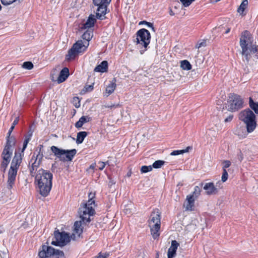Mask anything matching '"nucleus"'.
Wrapping results in <instances>:
<instances>
[{"label": "nucleus", "instance_id": "1", "mask_svg": "<svg viewBox=\"0 0 258 258\" xmlns=\"http://www.w3.org/2000/svg\"><path fill=\"white\" fill-rule=\"evenodd\" d=\"M242 55L248 61L250 59H258V46L253 44V38L249 32L245 31L242 33L240 39Z\"/></svg>", "mask_w": 258, "mask_h": 258}, {"label": "nucleus", "instance_id": "2", "mask_svg": "<svg viewBox=\"0 0 258 258\" xmlns=\"http://www.w3.org/2000/svg\"><path fill=\"white\" fill-rule=\"evenodd\" d=\"M30 139V136L27 137L23 143V147L22 153L16 152L15 156L12 159L10 169H9L7 177V188L11 189L16 180L18 170L22 162V153L26 148L27 144Z\"/></svg>", "mask_w": 258, "mask_h": 258}, {"label": "nucleus", "instance_id": "3", "mask_svg": "<svg viewBox=\"0 0 258 258\" xmlns=\"http://www.w3.org/2000/svg\"><path fill=\"white\" fill-rule=\"evenodd\" d=\"M52 174L40 168L35 175V183L39 189V193L43 197L49 194L52 187Z\"/></svg>", "mask_w": 258, "mask_h": 258}, {"label": "nucleus", "instance_id": "4", "mask_svg": "<svg viewBox=\"0 0 258 258\" xmlns=\"http://www.w3.org/2000/svg\"><path fill=\"white\" fill-rule=\"evenodd\" d=\"M95 201L89 200L87 203L80 208L79 212L80 218L84 224L89 223L91 221L90 216H93L95 213Z\"/></svg>", "mask_w": 258, "mask_h": 258}, {"label": "nucleus", "instance_id": "5", "mask_svg": "<svg viewBox=\"0 0 258 258\" xmlns=\"http://www.w3.org/2000/svg\"><path fill=\"white\" fill-rule=\"evenodd\" d=\"M38 256V258H66L62 251L49 245L47 242L41 246Z\"/></svg>", "mask_w": 258, "mask_h": 258}, {"label": "nucleus", "instance_id": "6", "mask_svg": "<svg viewBox=\"0 0 258 258\" xmlns=\"http://www.w3.org/2000/svg\"><path fill=\"white\" fill-rule=\"evenodd\" d=\"M243 106L244 101L240 96L234 93H230L228 95L225 106L228 111L236 112L242 108Z\"/></svg>", "mask_w": 258, "mask_h": 258}, {"label": "nucleus", "instance_id": "7", "mask_svg": "<svg viewBox=\"0 0 258 258\" xmlns=\"http://www.w3.org/2000/svg\"><path fill=\"white\" fill-rule=\"evenodd\" d=\"M14 144V139H12V140L7 139V144L1 155L2 161L1 162V169L3 172L5 171L10 162L13 153L12 146Z\"/></svg>", "mask_w": 258, "mask_h": 258}, {"label": "nucleus", "instance_id": "8", "mask_svg": "<svg viewBox=\"0 0 258 258\" xmlns=\"http://www.w3.org/2000/svg\"><path fill=\"white\" fill-rule=\"evenodd\" d=\"M89 45V43L86 41L82 40L77 41L69 50L66 56V60L71 61L74 59L78 54L85 51Z\"/></svg>", "mask_w": 258, "mask_h": 258}, {"label": "nucleus", "instance_id": "9", "mask_svg": "<svg viewBox=\"0 0 258 258\" xmlns=\"http://www.w3.org/2000/svg\"><path fill=\"white\" fill-rule=\"evenodd\" d=\"M51 151L55 156L62 161H71L77 153L76 149L63 150L54 146L51 147Z\"/></svg>", "mask_w": 258, "mask_h": 258}, {"label": "nucleus", "instance_id": "10", "mask_svg": "<svg viewBox=\"0 0 258 258\" xmlns=\"http://www.w3.org/2000/svg\"><path fill=\"white\" fill-rule=\"evenodd\" d=\"M239 119L245 124V127L253 133L257 125L255 114H239Z\"/></svg>", "mask_w": 258, "mask_h": 258}, {"label": "nucleus", "instance_id": "11", "mask_svg": "<svg viewBox=\"0 0 258 258\" xmlns=\"http://www.w3.org/2000/svg\"><path fill=\"white\" fill-rule=\"evenodd\" d=\"M69 235L64 232H60L58 231H55L54 232V240L51 243L53 245L59 246H63L67 245L71 240Z\"/></svg>", "mask_w": 258, "mask_h": 258}, {"label": "nucleus", "instance_id": "12", "mask_svg": "<svg viewBox=\"0 0 258 258\" xmlns=\"http://www.w3.org/2000/svg\"><path fill=\"white\" fill-rule=\"evenodd\" d=\"M151 35L149 31L145 29H141L137 33V37L135 42L137 44L143 45L147 48L150 42Z\"/></svg>", "mask_w": 258, "mask_h": 258}, {"label": "nucleus", "instance_id": "13", "mask_svg": "<svg viewBox=\"0 0 258 258\" xmlns=\"http://www.w3.org/2000/svg\"><path fill=\"white\" fill-rule=\"evenodd\" d=\"M94 4L98 7L96 12L97 19L103 20L106 14L108 5L111 0H93Z\"/></svg>", "mask_w": 258, "mask_h": 258}, {"label": "nucleus", "instance_id": "14", "mask_svg": "<svg viewBox=\"0 0 258 258\" xmlns=\"http://www.w3.org/2000/svg\"><path fill=\"white\" fill-rule=\"evenodd\" d=\"M86 224H84L81 219L75 222L73 231L71 235V238L73 240H76L81 237L84 226Z\"/></svg>", "mask_w": 258, "mask_h": 258}, {"label": "nucleus", "instance_id": "15", "mask_svg": "<svg viewBox=\"0 0 258 258\" xmlns=\"http://www.w3.org/2000/svg\"><path fill=\"white\" fill-rule=\"evenodd\" d=\"M161 225V215L159 210L156 209L152 212L149 221V226Z\"/></svg>", "mask_w": 258, "mask_h": 258}, {"label": "nucleus", "instance_id": "16", "mask_svg": "<svg viewBox=\"0 0 258 258\" xmlns=\"http://www.w3.org/2000/svg\"><path fill=\"white\" fill-rule=\"evenodd\" d=\"M235 135L237 136L240 139L246 138L248 134L252 133L250 131L248 130L246 127L243 126H238L233 132Z\"/></svg>", "mask_w": 258, "mask_h": 258}, {"label": "nucleus", "instance_id": "17", "mask_svg": "<svg viewBox=\"0 0 258 258\" xmlns=\"http://www.w3.org/2000/svg\"><path fill=\"white\" fill-rule=\"evenodd\" d=\"M203 189L205 190L206 194L207 195H216L218 192V189L213 182L206 183L203 186Z\"/></svg>", "mask_w": 258, "mask_h": 258}, {"label": "nucleus", "instance_id": "18", "mask_svg": "<svg viewBox=\"0 0 258 258\" xmlns=\"http://www.w3.org/2000/svg\"><path fill=\"white\" fill-rule=\"evenodd\" d=\"M131 116L130 114L123 115L122 114H112L109 116V119L112 123H117L120 120H127L131 118Z\"/></svg>", "mask_w": 258, "mask_h": 258}, {"label": "nucleus", "instance_id": "19", "mask_svg": "<svg viewBox=\"0 0 258 258\" xmlns=\"http://www.w3.org/2000/svg\"><path fill=\"white\" fill-rule=\"evenodd\" d=\"M249 101L248 104L250 109H245L243 113H253L252 111L254 112V113H258V102H255L253 98V96L249 97Z\"/></svg>", "mask_w": 258, "mask_h": 258}, {"label": "nucleus", "instance_id": "20", "mask_svg": "<svg viewBox=\"0 0 258 258\" xmlns=\"http://www.w3.org/2000/svg\"><path fill=\"white\" fill-rule=\"evenodd\" d=\"M195 200L196 199L189 195L186 196L185 201L183 204V207L186 211H192L194 210Z\"/></svg>", "mask_w": 258, "mask_h": 258}, {"label": "nucleus", "instance_id": "21", "mask_svg": "<svg viewBox=\"0 0 258 258\" xmlns=\"http://www.w3.org/2000/svg\"><path fill=\"white\" fill-rule=\"evenodd\" d=\"M179 244L176 240H172L171 245L168 250V258H173L176 255V250Z\"/></svg>", "mask_w": 258, "mask_h": 258}, {"label": "nucleus", "instance_id": "22", "mask_svg": "<svg viewBox=\"0 0 258 258\" xmlns=\"http://www.w3.org/2000/svg\"><path fill=\"white\" fill-rule=\"evenodd\" d=\"M69 76V70L67 68H64L60 72L59 76L57 78V82L58 83H61L64 82Z\"/></svg>", "mask_w": 258, "mask_h": 258}, {"label": "nucleus", "instance_id": "23", "mask_svg": "<svg viewBox=\"0 0 258 258\" xmlns=\"http://www.w3.org/2000/svg\"><path fill=\"white\" fill-rule=\"evenodd\" d=\"M96 18H97L96 16L90 15L87 21L84 23L82 28L87 29L92 27L96 22Z\"/></svg>", "mask_w": 258, "mask_h": 258}, {"label": "nucleus", "instance_id": "24", "mask_svg": "<svg viewBox=\"0 0 258 258\" xmlns=\"http://www.w3.org/2000/svg\"><path fill=\"white\" fill-rule=\"evenodd\" d=\"M149 227L153 238L155 239H157L160 235L159 230L160 229V225L151 226Z\"/></svg>", "mask_w": 258, "mask_h": 258}, {"label": "nucleus", "instance_id": "25", "mask_svg": "<svg viewBox=\"0 0 258 258\" xmlns=\"http://www.w3.org/2000/svg\"><path fill=\"white\" fill-rule=\"evenodd\" d=\"M90 120L91 118L89 116H83L79 119V121L76 123L75 126L77 128H80L84 123L88 122Z\"/></svg>", "mask_w": 258, "mask_h": 258}, {"label": "nucleus", "instance_id": "26", "mask_svg": "<svg viewBox=\"0 0 258 258\" xmlns=\"http://www.w3.org/2000/svg\"><path fill=\"white\" fill-rule=\"evenodd\" d=\"M108 67L107 61H103L100 64L98 65L94 69V71L96 72H106Z\"/></svg>", "mask_w": 258, "mask_h": 258}, {"label": "nucleus", "instance_id": "27", "mask_svg": "<svg viewBox=\"0 0 258 258\" xmlns=\"http://www.w3.org/2000/svg\"><path fill=\"white\" fill-rule=\"evenodd\" d=\"M93 36V31L91 30H86L82 35V38L83 41H86L89 43Z\"/></svg>", "mask_w": 258, "mask_h": 258}, {"label": "nucleus", "instance_id": "28", "mask_svg": "<svg viewBox=\"0 0 258 258\" xmlns=\"http://www.w3.org/2000/svg\"><path fill=\"white\" fill-rule=\"evenodd\" d=\"M87 135V133L86 132H80L77 134L76 142L77 144L82 143L84 138Z\"/></svg>", "mask_w": 258, "mask_h": 258}, {"label": "nucleus", "instance_id": "29", "mask_svg": "<svg viewBox=\"0 0 258 258\" xmlns=\"http://www.w3.org/2000/svg\"><path fill=\"white\" fill-rule=\"evenodd\" d=\"M39 166V162H36V160H35V162L32 164L31 168H30V173L32 176H35L36 173H37V169L38 168Z\"/></svg>", "mask_w": 258, "mask_h": 258}, {"label": "nucleus", "instance_id": "30", "mask_svg": "<svg viewBox=\"0 0 258 258\" xmlns=\"http://www.w3.org/2000/svg\"><path fill=\"white\" fill-rule=\"evenodd\" d=\"M116 87L115 83H111L108 86H107L105 90V93L107 94V96L112 94Z\"/></svg>", "mask_w": 258, "mask_h": 258}, {"label": "nucleus", "instance_id": "31", "mask_svg": "<svg viewBox=\"0 0 258 258\" xmlns=\"http://www.w3.org/2000/svg\"><path fill=\"white\" fill-rule=\"evenodd\" d=\"M248 1L243 0L239 8H238L237 12L240 14H242L248 6Z\"/></svg>", "mask_w": 258, "mask_h": 258}, {"label": "nucleus", "instance_id": "32", "mask_svg": "<svg viewBox=\"0 0 258 258\" xmlns=\"http://www.w3.org/2000/svg\"><path fill=\"white\" fill-rule=\"evenodd\" d=\"M18 121H19V117H17L15 118V119L13 121V124L8 133L7 139H10V140H12V139H14L13 137H11L10 136H11V134L12 132H13V130L14 129L15 125L18 123Z\"/></svg>", "mask_w": 258, "mask_h": 258}, {"label": "nucleus", "instance_id": "33", "mask_svg": "<svg viewBox=\"0 0 258 258\" xmlns=\"http://www.w3.org/2000/svg\"><path fill=\"white\" fill-rule=\"evenodd\" d=\"M201 191L202 189L200 186H196L195 187L194 191L191 195H189V196L196 199L200 195Z\"/></svg>", "mask_w": 258, "mask_h": 258}, {"label": "nucleus", "instance_id": "34", "mask_svg": "<svg viewBox=\"0 0 258 258\" xmlns=\"http://www.w3.org/2000/svg\"><path fill=\"white\" fill-rule=\"evenodd\" d=\"M180 67L184 70H190L191 66L189 62L186 60H182L180 62Z\"/></svg>", "mask_w": 258, "mask_h": 258}, {"label": "nucleus", "instance_id": "35", "mask_svg": "<svg viewBox=\"0 0 258 258\" xmlns=\"http://www.w3.org/2000/svg\"><path fill=\"white\" fill-rule=\"evenodd\" d=\"M164 163L165 162L163 160H157L153 164L152 167L154 168H160Z\"/></svg>", "mask_w": 258, "mask_h": 258}, {"label": "nucleus", "instance_id": "36", "mask_svg": "<svg viewBox=\"0 0 258 258\" xmlns=\"http://www.w3.org/2000/svg\"><path fill=\"white\" fill-rule=\"evenodd\" d=\"M93 86L94 83H92L90 85L86 84L84 89L82 90V92H83L84 93L86 92H91L93 89Z\"/></svg>", "mask_w": 258, "mask_h": 258}, {"label": "nucleus", "instance_id": "37", "mask_svg": "<svg viewBox=\"0 0 258 258\" xmlns=\"http://www.w3.org/2000/svg\"><path fill=\"white\" fill-rule=\"evenodd\" d=\"M188 152V149L185 150H175L172 152L170 153L171 156H176L180 154H182L183 153H186Z\"/></svg>", "mask_w": 258, "mask_h": 258}, {"label": "nucleus", "instance_id": "38", "mask_svg": "<svg viewBox=\"0 0 258 258\" xmlns=\"http://www.w3.org/2000/svg\"><path fill=\"white\" fill-rule=\"evenodd\" d=\"M23 67L27 70H31L33 68V63L30 61H26L23 63Z\"/></svg>", "mask_w": 258, "mask_h": 258}, {"label": "nucleus", "instance_id": "39", "mask_svg": "<svg viewBox=\"0 0 258 258\" xmlns=\"http://www.w3.org/2000/svg\"><path fill=\"white\" fill-rule=\"evenodd\" d=\"M72 103L75 106L76 108H78L80 106V100L77 97L73 98L72 100Z\"/></svg>", "mask_w": 258, "mask_h": 258}, {"label": "nucleus", "instance_id": "40", "mask_svg": "<svg viewBox=\"0 0 258 258\" xmlns=\"http://www.w3.org/2000/svg\"><path fill=\"white\" fill-rule=\"evenodd\" d=\"M153 169L151 166H143L141 167V171L142 173H146L149 171H151Z\"/></svg>", "mask_w": 258, "mask_h": 258}, {"label": "nucleus", "instance_id": "41", "mask_svg": "<svg viewBox=\"0 0 258 258\" xmlns=\"http://www.w3.org/2000/svg\"><path fill=\"white\" fill-rule=\"evenodd\" d=\"M231 164V163L229 160H224L222 162V169L223 171L226 170V168L229 167Z\"/></svg>", "mask_w": 258, "mask_h": 258}, {"label": "nucleus", "instance_id": "42", "mask_svg": "<svg viewBox=\"0 0 258 258\" xmlns=\"http://www.w3.org/2000/svg\"><path fill=\"white\" fill-rule=\"evenodd\" d=\"M228 177V174L226 170H224L223 171L222 177H221V180L222 182H225Z\"/></svg>", "mask_w": 258, "mask_h": 258}, {"label": "nucleus", "instance_id": "43", "mask_svg": "<svg viewBox=\"0 0 258 258\" xmlns=\"http://www.w3.org/2000/svg\"><path fill=\"white\" fill-rule=\"evenodd\" d=\"M195 0H180L182 5L187 7H188Z\"/></svg>", "mask_w": 258, "mask_h": 258}, {"label": "nucleus", "instance_id": "44", "mask_svg": "<svg viewBox=\"0 0 258 258\" xmlns=\"http://www.w3.org/2000/svg\"><path fill=\"white\" fill-rule=\"evenodd\" d=\"M206 45V42L205 40H203V41L201 42H198V43L196 45V47L197 48H200L201 47H205Z\"/></svg>", "mask_w": 258, "mask_h": 258}, {"label": "nucleus", "instance_id": "45", "mask_svg": "<svg viewBox=\"0 0 258 258\" xmlns=\"http://www.w3.org/2000/svg\"><path fill=\"white\" fill-rule=\"evenodd\" d=\"M233 118V116L232 114H229L227 117L224 118V122L225 123L230 122Z\"/></svg>", "mask_w": 258, "mask_h": 258}, {"label": "nucleus", "instance_id": "46", "mask_svg": "<svg viewBox=\"0 0 258 258\" xmlns=\"http://www.w3.org/2000/svg\"><path fill=\"white\" fill-rule=\"evenodd\" d=\"M109 256V254L107 253H100L98 256L95 258H107Z\"/></svg>", "mask_w": 258, "mask_h": 258}, {"label": "nucleus", "instance_id": "47", "mask_svg": "<svg viewBox=\"0 0 258 258\" xmlns=\"http://www.w3.org/2000/svg\"><path fill=\"white\" fill-rule=\"evenodd\" d=\"M98 164L99 169L100 170H103L105 166V163L103 162H99Z\"/></svg>", "mask_w": 258, "mask_h": 258}, {"label": "nucleus", "instance_id": "48", "mask_svg": "<svg viewBox=\"0 0 258 258\" xmlns=\"http://www.w3.org/2000/svg\"><path fill=\"white\" fill-rule=\"evenodd\" d=\"M144 22H145V24L149 27H150L151 28V29L154 31V32H155V28L154 27V26H153V23H151L150 22H146V21H144Z\"/></svg>", "mask_w": 258, "mask_h": 258}, {"label": "nucleus", "instance_id": "49", "mask_svg": "<svg viewBox=\"0 0 258 258\" xmlns=\"http://www.w3.org/2000/svg\"><path fill=\"white\" fill-rule=\"evenodd\" d=\"M95 166H96L95 164H93L91 165L89 167V170H91L92 171V172H93V171L95 168Z\"/></svg>", "mask_w": 258, "mask_h": 258}, {"label": "nucleus", "instance_id": "50", "mask_svg": "<svg viewBox=\"0 0 258 258\" xmlns=\"http://www.w3.org/2000/svg\"><path fill=\"white\" fill-rule=\"evenodd\" d=\"M94 197H95V194L90 192L89 195V200H93V199L94 198Z\"/></svg>", "mask_w": 258, "mask_h": 258}, {"label": "nucleus", "instance_id": "51", "mask_svg": "<svg viewBox=\"0 0 258 258\" xmlns=\"http://www.w3.org/2000/svg\"><path fill=\"white\" fill-rule=\"evenodd\" d=\"M124 212L126 213V214H128V213H131V211H129V210L128 209H125L124 210Z\"/></svg>", "mask_w": 258, "mask_h": 258}, {"label": "nucleus", "instance_id": "52", "mask_svg": "<svg viewBox=\"0 0 258 258\" xmlns=\"http://www.w3.org/2000/svg\"><path fill=\"white\" fill-rule=\"evenodd\" d=\"M230 28H228V29L226 30V32H225V33H226V34L230 32Z\"/></svg>", "mask_w": 258, "mask_h": 258}, {"label": "nucleus", "instance_id": "53", "mask_svg": "<svg viewBox=\"0 0 258 258\" xmlns=\"http://www.w3.org/2000/svg\"><path fill=\"white\" fill-rule=\"evenodd\" d=\"M170 15L171 16L174 15V13H173V12L171 10L170 12Z\"/></svg>", "mask_w": 258, "mask_h": 258}, {"label": "nucleus", "instance_id": "54", "mask_svg": "<svg viewBox=\"0 0 258 258\" xmlns=\"http://www.w3.org/2000/svg\"><path fill=\"white\" fill-rule=\"evenodd\" d=\"M131 175V172H128V173H127V176H128V177H130Z\"/></svg>", "mask_w": 258, "mask_h": 258}, {"label": "nucleus", "instance_id": "55", "mask_svg": "<svg viewBox=\"0 0 258 258\" xmlns=\"http://www.w3.org/2000/svg\"><path fill=\"white\" fill-rule=\"evenodd\" d=\"M242 159H243V157H242V155H241L240 157V160H242Z\"/></svg>", "mask_w": 258, "mask_h": 258}, {"label": "nucleus", "instance_id": "56", "mask_svg": "<svg viewBox=\"0 0 258 258\" xmlns=\"http://www.w3.org/2000/svg\"><path fill=\"white\" fill-rule=\"evenodd\" d=\"M1 9H2V6H1V5H0V11L1 10Z\"/></svg>", "mask_w": 258, "mask_h": 258}, {"label": "nucleus", "instance_id": "57", "mask_svg": "<svg viewBox=\"0 0 258 258\" xmlns=\"http://www.w3.org/2000/svg\"><path fill=\"white\" fill-rule=\"evenodd\" d=\"M141 23L145 24V22H144V21H143V22H141Z\"/></svg>", "mask_w": 258, "mask_h": 258}]
</instances>
